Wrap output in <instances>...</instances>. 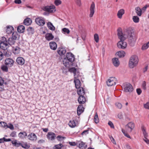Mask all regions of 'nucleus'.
I'll use <instances>...</instances> for the list:
<instances>
[{
    "label": "nucleus",
    "instance_id": "nucleus-53",
    "mask_svg": "<svg viewBox=\"0 0 149 149\" xmlns=\"http://www.w3.org/2000/svg\"><path fill=\"white\" fill-rule=\"evenodd\" d=\"M10 136L13 137H15L16 136V132L15 131L12 132L10 135Z\"/></svg>",
    "mask_w": 149,
    "mask_h": 149
},
{
    "label": "nucleus",
    "instance_id": "nucleus-62",
    "mask_svg": "<svg viewBox=\"0 0 149 149\" xmlns=\"http://www.w3.org/2000/svg\"><path fill=\"white\" fill-rule=\"evenodd\" d=\"M4 80L3 79L0 77V86H2L3 84Z\"/></svg>",
    "mask_w": 149,
    "mask_h": 149
},
{
    "label": "nucleus",
    "instance_id": "nucleus-55",
    "mask_svg": "<svg viewBox=\"0 0 149 149\" xmlns=\"http://www.w3.org/2000/svg\"><path fill=\"white\" fill-rule=\"evenodd\" d=\"M144 107L146 109H149V102H147L145 104H144Z\"/></svg>",
    "mask_w": 149,
    "mask_h": 149
},
{
    "label": "nucleus",
    "instance_id": "nucleus-46",
    "mask_svg": "<svg viewBox=\"0 0 149 149\" xmlns=\"http://www.w3.org/2000/svg\"><path fill=\"white\" fill-rule=\"evenodd\" d=\"M122 132L123 133L124 135L127 137L128 138H130V136L123 129H122Z\"/></svg>",
    "mask_w": 149,
    "mask_h": 149
},
{
    "label": "nucleus",
    "instance_id": "nucleus-21",
    "mask_svg": "<svg viewBox=\"0 0 149 149\" xmlns=\"http://www.w3.org/2000/svg\"><path fill=\"white\" fill-rule=\"evenodd\" d=\"M78 94L80 96L84 95L85 94V92L83 88L82 87H80L78 89L77 91Z\"/></svg>",
    "mask_w": 149,
    "mask_h": 149
},
{
    "label": "nucleus",
    "instance_id": "nucleus-35",
    "mask_svg": "<svg viewBox=\"0 0 149 149\" xmlns=\"http://www.w3.org/2000/svg\"><path fill=\"white\" fill-rule=\"evenodd\" d=\"M21 146L25 149H28L30 147V146L26 142H22V143Z\"/></svg>",
    "mask_w": 149,
    "mask_h": 149
},
{
    "label": "nucleus",
    "instance_id": "nucleus-64",
    "mask_svg": "<svg viewBox=\"0 0 149 149\" xmlns=\"http://www.w3.org/2000/svg\"><path fill=\"white\" fill-rule=\"evenodd\" d=\"M143 140L148 144H149V140L147 138L143 139Z\"/></svg>",
    "mask_w": 149,
    "mask_h": 149
},
{
    "label": "nucleus",
    "instance_id": "nucleus-24",
    "mask_svg": "<svg viewBox=\"0 0 149 149\" xmlns=\"http://www.w3.org/2000/svg\"><path fill=\"white\" fill-rule=\"evenodd\" d=\"M58 53L60 55H64L66 52V51L65 48H59L58 50Z\"/></svg>",
    "mask_w": 149,
    "mask_h": 149
},
{
    "label": "nucleus",
    "instance_id": "nucleus-49",
    "mask_svg": "<svg viewBox=\"0 0 149 149\" xmlns=\"http://www.w3.org/2000/svg\"><path fill=\"white\" fill-rule=\"evenodd\" d=\"M142 87L144 90L146 89V83L145 81L143 82L142 84Z\"/></svg>",
    "mask_w": 149,
    "mask_h": 149
},
{
    "label": "nucleus",
    "instance_id": "nucleus-45",
    "mask_svg": "<svg viewBox=\"0 0 149 149\" xmlns=\"http://www.w3.org/2000/svg\"><path fill=\"white\" fill-rule=\"evenodd\" d=\"M94 39L95 40L96 42H98L99 41V36L98 34L95 33L94 35Z\"/></svg>",
    "mask_w": 149,
    "mask_h": 149
},
{
    "label": "nucleus",
    "instance_id": "nucleus-57",
    "mask_svg": "<svg viewBox=\"0 0 149 149\" xmlns=\"http://www.w3.org/2000/svg\"><path fill=\"white\" fill-rule=\"evenodd\" d=\"M149 7V4L146 5L144 6L142 8V10L144 11H145L146 10V8Z\"/></svg>",
    "mask_w": 149,
    "mask_h": 149
},
{
    "label": "nucleus",
    "instance_id": "nucleus-50",
    "mask_svg": "<svg viewBox=\"0 0 149 149\" xmlns=\"http://www.w3.org/2000/svg\"><path fill=\"white\" fill-rule=\"evenodd\" d=\"M108 124L111 128H114V127L113 125V123L111 121H109L108 123Z\"/></svg>",
    "mask_w": 149,
    "mask_h": 149
},
{
    "label": "nucleus",
    "instance_id": "nucleus-3",
    "mask_svg": "<svg viewBox=\"0 0 149 149\" xmlns=\"http://www.w3.org/2000/svg\"><path fill=\"white\" fill-rule=\"evenodd\" d=\"M15 40L10 38L7 41L6 38L3 37L2 41L0 43V47L3 50H6L9 47V45H12L14 44Z\"/></svg>",
    "mask_w": 149,
    "mask_h": 149
},
{
    "label": "nucleus",
    "instance_id": "nucleus-47",
    "mask_svg": "<svg viewBox=\"0 0 149 149\" xmlns=\"http://www.w3.org/2000/svg\"><path fill=\"white\" fill-rule=\"evenodd\" d=\"M115 105L116 107L119 109H121L122 107V104L119 102L116 103H115Z\"/></svg>",
    "mask_w": 149,
    "mask_h": 149
},
{
    "label": "nucleus",
    "instance_id": "nucleus-34",
    "mask_svg": "<svg viewBox=\"0 0 149 149\" xmlns=\"http://www.w3.org/2000/svg\"><path fill=\"white\" fill-rule=\"evenodd\" d=\"M8 67L5 64L1 66V69L3 71L7 72L8 71Z\"/></svg>",
    "mask_w": 149,
    "mask_h": 149
},
{
    "label": "nucleus",
    "instance_id": "nucleus-44",
    "mask_svg": "<svg viewBox=\"0 0 149 149\" xmlns=\"http://www.w3.org/2000/svg\"><path fill=\"white\" fill-rule=\"evenodd\" d=\"M65 138V137L61 135H58L56 137L57 140L59 141L63 140Z\"/></svg>",
    "mask_w": 149,
    "mask_h": 149
},
{
    "label": "nucleus",
    "instance_id": "nucleus-30",
    "mask_svg": "<svg viewBox=\"0 0 149 149\" xmlns=\"http://www.w3.org/2000/svg\"><path fill=\"white\" fill-rule=\"evenodd\" d=\"M136 12L137 15L139 16H141L142 15V10L139 7H136L135 8Z\"/></svg>",
    "mask_w": 149,
    "mask_h": 149
},
{
    "label": "nucleus",
    "instance_id": "nucleus-38",
    "mask_svg": "<svg viewBox=\"0 0 149 149\" xmlns=\"http://www.w3.org/2000/svg\"><path fill=\"white\" fill-rule=\"evenodd\" d=\"M94 121L96 123H97L99 122V120L97 112L95 113V116L94 117Z\"/></svg>",
    "mask_w": 149,
    "mask_h": 149
},
{
    "label": "nucleus",
    "instance_id": "nucleus-41",
    "mask_svg": "<svg viewBox=\"0 0 149 149\" xmlns=\"http://www.w3.org/2000/svg\"><path fill=\"white\" fill-rule=\"evenodd\" d=\"M70 32L69 29L66 28H64L62 29V32L65 34L66 33L68 34L70 33Z\"/></svg>",
    "mask_w": 149,
    "mask_h": 149
},
{
    "label": "nucleus",
    "instance_id": "nucleus-36",
    "mask_svg": "<svg viewBox=\"0 0 149 149\" xmlns=\"http://www.w3.org/2000/svg\"><path fill=\"white\" fill-rule=\"evenodd\" d=\"M87 145H85V143L83 142V141H81L80 143H79L78 147L80 148H86L87 147Z\"/></svg>",
    "mask_w": 149,
    "mask_h": 149
},
{
    "label": "nucleus",
    "instance_id": "nucleus-22",
    "mask_svg": "<svg viewBox=\"0 0 149 149\" xmlns=\"http://www.w3.org/2000/svg\"><path fill=\"white\" fill-rule=\"evenodd\" d=\"M77 78H75L74 82L75 83V87L77 89H78L80 88V82L79 79H77Z\"/></svg>",
    "mask_w": 149,
    "mask_h": 149
},
{
    "label": "nucleus",
    "instance_id": "nucleus-42",
    "mask_svg": "<svg viewBox=\"0 0 149 149\" xmlns=\"http://www.w3.org/2000/svg\"><path fill=\"white\" fill-rule=\"evenodd\" d=\"M144 137V138H147L148 136V134L146 132L145 129L144 128H142V129Z\"/></svg>",
    "mask_w": 149,
    "mask_h": 149
},
{
    "label": "nucleus",
    "instance_id": "nucleus-40",
    "mask_svg": "<svg viewBox=\"0 0 149 149\" xmlns=\"http://www.w3.org/2000/svg\"><path fill=\"white\" fill-rule=\"evenodd\" d=\"M133 21L135 23H138L139 21V18L137 16H134L132 18Z\"/></svg>",
    "mask_w": 149,
    "mask_h": 149
},
{
    "label": "nucleus",
    "instance_id": "nucleus-7",
    "mask_svg": "<svg viewBox=\"0 0 149 149\" xmlns=\"http://www.w3.org/2000/svg\"><path fill=\"white\" fill-rule=\"evenodd\" d=\"M116 79L113 77H110L107 81V85L108 86H111L116 84Z\"/></svg>",
    "mask_w": 149,
    "mask_h": 149
},
{
    "label": "nucleus",
    "instance_id": "nucleus-51",
    "mask_svg": "<svg viewBox=\"0 0 149 149\" xmlns=\"http://www.w3.org/2000/svg\"><path fill=\"white\" fill-rule=\"evenodd\" d=\"M54 3L56 6H58L61 3V1H54Z\"/></svg>",
    "mask_w": 149,
    "mask_h": 149
},
{
    "label": "nucleus",
    "instance_id": "nucleus-56",
    "mask_svg": "<svg viewBox=\"0 0 149 149\" xmlns=\"http://www.w3.org/2000/svg\"><path fill=\"white\" fill-rule=\"evenodd\" d=\"M89 130H84L82 133V135H86L88 133Z\"/></svg>",
    "mask_w": 149,
    "mask_h": 149
},
{
    "label": "nucleus",
    "instance_id": "nucleus-54",
    "mask_svg": "<svg viewBox=\"0 0 149 149\" xmlns=\"http://www.w3.org/2000/svg\"><path fill=\"white\" fill-rule=\"evenodd\" d=\"M0 123L3 127L5 128L6 127H7V125L6 123L3 122H0Z\"/></svg>",
    "mask_w": 149,
    "mask_h": 149
},
{
    "label": "nucleus",
    "instance_id": "nucleus-9",
    "mask_svg": "<svg viewBox=\"0 0 149 149\" xmlns=\"http://www.w3.org/2000/svg\"><path fill=\"white\" fill-rule=\"evenodd\" d=\"M28 139L31 141L35 142L37 139V137L33 133H30L27 136Z\"/></svg>",
    "mask_w": 149,
    "mask_h": 149
},
{
    "label": "nucleus",
    "instance_id": "nucleus-1",
    "mask_svg": "<svg viewBox=\"0 0 149 149\" xmlns=\"http://www.w3.org/2000/svg\"><path fill=\"white\" fill-rule=\"evenodd\" d=\"M118 36L120 41L117 43V45L119 48L124 49L127 46V43L124 41L126 38H127L129 43L130 46H133L136 40V38L134 36L133 30H128L123 33L121 29L119 28L117 30Z\"/></svg>",
    "mask_w": 149,
    "mask_h": 149
},
{
    "label": "nucleus",
    "instance_id": "nucleus-20",
    "mask_svg": "<svg viewBox=\"0 0 149 149\" xmlns=\"http://www.w3.org/2000/svg\"><path fill=\"white\" fill-rule=\"evenodd\" d=\"M112 62L114 65L116 67H118L120 64L119 60L117 58H115L112 59Z\"/></svg>",
    "mask_w": 149,
    "mask_h": 149
},
{
    "label": "nucleus",
    "instance_id": "nucleus-4",
    "mask_svg": "<svg viewBox=\"0 0 149 149\" xmlns=\"http://www.w3.org/2000/svg\"><path fill=\"white\" fill-rule=\"evenodd\" d=\"M139 61L138 56L135 55L132 56L130 58L129 62V66L132 68L136 66Z\"/></svg>",
    "mask_w": 149,
    "mask_h": 149
},
{
    "label": "nucleus",
    "instance_id": "nucleus-28",
    "mask_svg": "<svg viewBox=\"0 0 149 149\" xmlns=\"http://www.w3.org/2000/svg\"><path fill=\"white\" fill-rule=\"evenodd\" d=\"M25 29V27L22 26L21 25L18 26L17 28V31L18 32L20 33H22L24 32Z\"/></svg>",
    "mask_w": 149,
    "mask_h": 149
},
{
    "label": "nucleus",
    "instance_id": "nucleus-52",
    "mask_svg": "<svg viewBox=\"0 0 149 149\" xmlns=\"http://www.w3.org/2000/svg\"><path fill=\"white\" fill-rule=\"evenodd\" d=\"M7 127L10 128L11 130H13L14 129V126L11 123L9 125H7Z\"/></svg>",
    "mask_w": 149,
    "mask_h": 149
},
{
    "label": "nucleus",
    "instance_id": "nucleus-61",
    "mask_svg": "<svg viewBox=\"0 0 149 149\" xmlns=\"http://www.w3.org/2000/svg\"><path fill=\"white\" fill-rule=\"evenodd\" d=\"M118 117L121 119H122L123 118V115L122 113H119L118 115Z\"/></svg>",
    "mask_w": 149,
    "mask_h": 149
},
{
    "label": "nucleus",
    "instance_id": "nucleus-8",
    "mask_svg": "<svg viewBox=\"0 0 149 149\" xmlns=\"http://www.w3.org/2000/svg\"><path fill=\"white\" fill-rule=\"evenodd\" d=\"M36 23L39 26H43L45 23V20L42 17H38L35 19Z\"/></svg>",
    "mask_w": 149,
    "mask_h": 149
},
{
    "label": "nucleus",
    "instance_id": "nucleus-14",
    "mask_svg": "<svg viewBox=\"0 0 149 149\" xmlns=\"http://www.w3.org/2000/svg\"><path fill=\"white\" fill-rule=\"evenodd\" d=\"M78 101L80 104H84L86 101V99L84 95L80 96L78 98Z\"/></svg>",
    "mask_w": 149,
    "mask_h": 149
},
{
    "label": "nucleus",
    "instance_id": "nucleus-6",
    "mask_svg": "<svg viewBox=\"0 0 149 149\" xmlns=\"http://www.w3.org/2000/svg\"><path fill=\"white\" fill-rule=\"evenodd\" d=\"M124 91L126 92H131L133 90L132 85L130 83H126L124 85Z\"/></svg>",
    "mask_w": 149,
    "mask_h": 149
},
{
    "label": "nucleus",
    "instance_id": "nucleus-39",
    "mask_svg": "<svg viewBox=\"0 0 149 149\" xmlns=\"http://www.w3.org/2000/svg\"><path fill=\"white\" fill-rule=\"evenodd\" d=\"M149 47V41L146 44H144L142 47V49L145 50L147 49Z\"/></svg>",
    "mask_w": 149,
    "mask_h": 149
},
{
    "label": "nucleus",
    "instance_id": "nucleus-27",
    "mask_svg": "<svg viewBox=\"0 0 149 149\" xmlns=\"http://www.w3.org/2000/svg\"><path fill=\"white\" fill-rule=\"evenodd\" d=\"M31 22V20L30 18H28L25 19L24 22V24L27 26L30 25Z\"/></svg>",
    "mask_w": 149,
    "mask_h": 149
},
{
    "label": "nucleus",
    "instance_id": "nucleus-58",
    "mask_svg": "<svg viewBox=\"0 0 149 149\" xmlns=\"http://www.w3.org/2000/svg\"><path fill=\"white\" fill-rule=\"evenodd\" d=\"M110 140H111V142L114 144H116V142L115 141V139L113 138V137H112V136H110Z\"/></svg>",
    "mask_w": 149,
    "mask_h": 149
},
{
    "label": "nucleus",
    "instance_id": "nucleus-31",
    "mask_svg": "<svg viewBox=\"0 0 149 149\" xmlns=\"http://www.w3.org/2000/svg\"><path fill=\"white\" fill-rule=\"evenodd\" d=\"M117 55L120 58L123 57L125 55V52L123 51H119L117 53Z\"/></svg>",
    "mask_w": 149,
    "mask_h": 149
},
{
    "label": "nucleus",
    "instance_id": "nucleus-32",
    "mask_svg": "<svg viewBox=\"0 0 149 149\" xmlns=\"http://www.w3.org/2000/svg\"><path fill=\"white\" fill-rule=\"evenodd\" d=\"M47 25L48 28L50 30L54 31L55 29V27L50 22H48L47 24Z\"/></svg>",
    "mask_w": 149,
    "mask_h": 149
},
{
    "label": "nucleus",
    "instance_id": "nucleus-13",
    "mask_svg": "<svg viewBox=\"0 0 149 149\" xmlns=\"http://www.w3.org/2000/svg\"><path fill=\"white\" fill-rule=\"evenodd\" d=\"M56 137L55 133L52 132H49L47 135V137L49 140H53Z\"/></svg>",
    "mask_w": 149,
    "mask_h": 149
},
{
    "label": "nucleus",
    "instance_id": "nucleus-29",
    "mask_svg": "<svg viewBox=\"0 0 149 149\" xmlns=\"http://www.w3.org/2000/svg\"><path fill=\"white\" fill-rule=\"evenodd\" d=\"M20 48L18 47H16L13 48V52L15 54H18L20 52Z\"/></svg>",
    "mask_w": 149,
    "mask_h": 149
},
{
    "label": "nucleus",
    "instance_id": "nucleus-2",
    "mask_svg": "<svg viewBox=\"0 0 149 149\" xmlns=\"http://www.w3.org/2000/svg\"><path fill=\"white\" fill-rule=\"evenodd\" d=\"M74 59V56L73 54L70 52L67 53L66 54V57L63 60L64 65L67 67H69L70 66H72Z\"/></svg>",
    "mask_w": 149,
    "mask_h": 149
},
{
    "label": "nucleus",
    "instance_id": "nucleus-5",
    "mask_svg": "<svg viewBox=\"0 0 149 149\" xmlns=\"http://www.w3.org/2000/svg\"><path fill=\"white\" fill-rule=\"evenodd\" d=\"M42 9L44 11L49 13H54L56 10L55 6L52 4H51L50 6H44L42 8Z\"/></svg>",
    "mask_w": 149,
    "mask_h": 149
},
{
    "label": "nucleus",
    "instance_id": "nucleus-16",
    "mask_svg": "<svg viewBox=\"0 0 149 149\" xmlns=\"http://www.w3.org/2000/svg\"><path fill=\"white\" fill-rule=\"evenodd\" d=\"M16 62L19 64L22 65L24 64V60L22 57H19L17 58Z\"/></svg>",
    "mask_w": 149,
    "mask_h": 149
},
{
    "label": "nucleus",
    "instance_id": "nucleus-26",
    "mask_svg": "<svg viewBox=\"0 0 149 149\" xmlns=\"http://www.w3.org/2000/svg\"><path fill=\"white\" fill-rule=\"evenodd\" d=\"M13 31V28L11 26H8L7 27L6 32L8 34H11L12 33Z\"/></svg>",
    "mask_w": 149,
    "mask_h": 149
},
{
    "label": "nucleus",
    "instance_id": "nucleus-43",
    "mask_svg": "<svg viewBox=\"0 0 149 149\" xmlns=\"http://www.w3.org/2000/svg\"><path fill=\"white\" fill-rule=\"evenodd\" d=\"M17 36L18 34H17L16 32H13L12 34V37L11 38L14 40H16Z\"/></svg>",
    "mask_w": 149,
    "mask_h": 149
},
{
    "label": "nucleus",
    "instance_id": "nucleus-59",
    "mask_svg": "<svg viewBox=\"0 0 149 149\" xmlns=\"http://www.w3.org/2000/svg\"><path fill=\"white\" fill-rule=\"evenodd\" d=\"M136 91L138 95H140L142 92L140 88H137L136 90Z\"/></svg>",
    "mask_w": 149,
    "mask_h": 149
},
{
    "label": "nucleus",
    "instance_id": "nucleus-23",
    "mask_svg": "<svg viewBox=\"0 0 149 149\" xmlns=\"http://www.w3.org/2000/svg\"><path fill=\"white\" fill-rule=\"evenodd\" d=\"M18 136L21 139H24L27 136V134L25 132H20L19 133Z\"/></svg>",
    "mask_w": 149,
    "mask_h": 149
},
{
    "label": "nucleus",
    "instance_id": "nucleus-18",
    "mask_svg": "<svg viewBox=\"0 0 149 149\" xmlns=\"http://www.w3.org/2000/svg\"><path fill=\"white\" fill-rule=\"evenodd\" d=\"M84 108L82 105L79 106L77 109V113L78 115H80L84 111Z\"/></svg>",
    "mask_w": 149,
    "mask_h": 149
},
{
    "label": "nucleus",
    "instance_id": "nucleus-11",
    "mask_svg": "<svg viewBox=\"0 0 149 149\" xmlns=\"http://www.w3.org/2000/svg\"><path fill=\"white\" fill-rule=\"evenodd\" d=\"M134 124L130 122L128 123L127 125H126V128L128 132H131L132 130L134 129Z\"/></svg>",
    "mask_w": 149,
    "mask_h": 149
},
{
    "label": "nucleus",
    "instance_id": "nucleus-10",
    "mask_svg": "<svg viewBox=\"0 0 149 149\" xmlns=\"http://www.w3.org/2000/svg\"><path fill=\"white\" fill-rule=\"evenodd\" d=\"M13 60L11 58H7L5 61V64L8 67H11L13 66Z\"/></svg>",
    "mask_w": 149,
    "mask_h": 149
},
{
    "label": "nucleus",
    "instance_id": "nucleus-63",
    "mask_svg": "<svg viewBox=\"0 0 149 149\" xmlns=\"http://www.w3.org/2000/svg\"><path fill=\"white\" fill-rule=\"evenodd\" d=\"M77 5L79 6H81V1H77L76 2Z\"/></svg>",
    "mask_w": 149,
    "mask_h": 149
},
{
    "label": "nucleus",
    "instance_id": "nucleus-12",
    "mask_svg": "<svg viewBox=\"0 0 149 149\" xmlns=\"http://www.w3.org/2000/svg\"><path fill=\"white\" fill-rule=\"evenodd\" d=\"M95 5L94 3L92 2L90 7V14L89 15V17L91 18L93 17L95 13Z\"/></svg>",
    "mask_w": 149,
    "mask_h": 149
},
{
    "label": "nucleus",
    "instance_id": "nucleus-17",
    "mask_svg": "<svg viewBox=\"0 0 149 149\" xmlns=\"http://www.w3.org/2000/svg\"><path fill=\"white\" fill-rule=\"evenodd\" d=\"M49 45L50 48L53 50H55L57 47V45L54 42H51L49 43Z\"/></svg>",
    "mask_w": 149,
    "mask_h": 149
},
{
    "label": "nucleus",
    "instance_id": "nucleus-25",
    "mask_svg": "<svg viewBox=\"0 0 149 149\" xmlns=\"http://www.w3.org/2000/svg\"><path fill=\"white\" fill-rule=\"evenodd\" d=\"M125 11L124 10L121 9L118 12L117 15L119 19H121L122 18L123 15L124 14Z\"/></svg>",
    "mask_w": 149,
    "mask_h": 149
},
{
    "label": "nucleus",
    "instance_id": "nucleus-48",
    "mask_svg": "<svg viewBox=\"0 0 149 149\" xmlns=\"http://www.w3.org/2000/svg\"><path fill=\"white\" fill-rule=\"evenodd\" d=\"M18 141L16 140H13L12 141L11 143L14 146L16 147L17 146V144L18 143Z\"/></svg>",
    "mask_w": 149,
    "mask_h": 149
},
{
    "label": "nucleus",
    "instance_id": "nucleus-15",
    "mask_svg": "<svg viewBox=\"0 0 149 149\" xmlns=\"http://www.w3.org/2000/svg\"><path fill=\"white\" fill-rule=\"evenodd\" d=\"M69 71L70 72L74 73V78H77L78 77V75L76 74L77 69L75 68H69Z\"/></svg>",
    "mask_w": 149,
    "mask_h": 149
},
{
    "label": "nucleus",
    "instance_id": "nucleus-60",
    "mask_svg": "<svg viewBox=\"0 0 149 149\" xmlns=\"http://www.w3.org/2000/svg\"><path fill=\"white\" fill-rule=\"evenodd\" d=\"M69 143L71 146H75L77 145V143L74 142H69Z\"/></svg>",
    "mask_w": 149,
    "mask_h": 149
},
{
    "label": "nucleus",
    "instance_id": "nucleus-37",
    "mask_svg": "<svg viewBox=\"0 0 149 149\" xmlns=\"http://www.w3.org/2000/svg\"><path fill=\"white\" fill-rule=\"evenodd\" d=\"M63 146V145L61 143L55 145L53 147V149H61Z\"/></svg>",
    "mask_w": 149,
    "mask_h": 149
},
{
    "label": "nucleus",
    "instance_id": "nucleus-33",
    "mask_svg": "<svg viewBox=\"0 0 149 149\" xmlns=\"http://www.w3.org/2000/svg\"><path fill=\"white\" fill-rule=\"evenodd\" d=\"M68 124L72 128L76 126V124L74 120H70Z\"/></svg>",
    "mask_w": 149,
    "mask_h": 149
},
{
    "label": "nucleus",
    "instance_id": "nucleus-19",
    "mask_svg": "<svg viewBox=\"0 0 149 149\" xmlns=\"http://www.w3.org/2000/svg\"><path fill=\"white\" fill-rule=\"evenodd\" d=\"M54 38V36L50 33H47L45 35V38L48 41L52 40Z\"/></svg>",
    "mask_w": 149,
    "mask_h": 149
}]
</instances>
